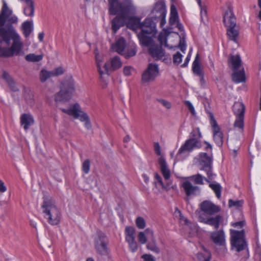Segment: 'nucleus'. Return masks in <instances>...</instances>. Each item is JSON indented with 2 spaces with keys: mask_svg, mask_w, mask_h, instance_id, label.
Returning a JSON list of instances; mask_svg holds the SVG:
<instances>
[{
  "mask_svg": "<svg viewBox=\"0 0 261 261\" xmlns=\"http://www.w3.org/2000/svg\"><path fill=\"white\" fill-rule=\"evenodd\" d=\"M110 15L118 14L112 21V28L114 33L126 24L127 17L135 12L136 9L132 0H124L120 3L118 0H108Z\"/></svg>",
  "mask_w": 261,
  "mask_h": 261,
  "instance_id": "1",
  "label": "nucleus"
},
{
  "mask_svg": "<svg viewBox=\"0 0 261 261\" xmlns=\"http://www.w3.org/2000/svg\"><path fill=\"white\" fill-rule=\"evenodd\" d=\"M200 208L202 213H199L198 221L212 226L217 229L220 226L222 220V216L217 215L215 217L208 216L214 215L220 211V206L214 204L210 201L205 200L200 204Z\"/></svg>",
  "mask_w": 261,
  "mask_h": 261,
  "instance_id": "2",
  "label": "nucleus"
},
{
  "mask_svg": "<svg viewBox=\"0 0 261 261\" xmlns=\"http://www.w3.org/2000/svg\"><path fill=\"white\" fill-rule=\"evenodd\" d=\"M126 24L128 28L134 30H141V32L138 34V37L140 41L141 36L147 37L148 35L154 36L156 32L155 24L150 18H146L142 22L140 19L135 16L127 17Z\"/></svg>",
  "mask_w": 261,
  "mask_h": 261,
  "instance_id": "3",
  "label": "nucleus"
},
{
  "mask_svg": "<svg viewBox=\"0 0 261 261\" xmlns=\"http://www.w3.org/2000/svg\"><path fill=\"white\" fill-rule=\"evenodd\" d=\"M0 36L8 45H10L11 40H13V43L9 47L12 56L20 54L22 49L23 43L19 35L15 31L11 24L8 25L7 28L0 27Z\"/></svg>",
  "mask_w": 261,
  "mask_h": 261,
  "instance_id": "4",
  "label": "nucleus"
},
{
  "mask_svg": "<svg viewBox=\"0 0 261 261\" xmlns=\"http://www.w3.org/2000/svg\"><path fill=\"white\" fill-rule=\"evenodd\" d=\"M201 138L202 134L199 128L197 127L193 129L189 135V138L179 149L176 156V160H181L180 156L183 153L190 152L196 149L200 148L202 146L200 141Z\"/></svg>",
  "mask_w": 261,
  "mask_h": 261,
  "instance_id": "5",
  "label": "nucleus"
},
{
  "mask_svg": "<svg viewBox=\"0 0 261 261\" xmlns=\"http://www.w3.org/2000/svg\"><path fill=\"white\" fill-rule=\"evenodd\" d=\"M41 207L43 209V216L49 224L56 225L60 223L61 213L53 200L44 199Z\"/></svg>",
  "mask_w": 261,
  "mask_h": 261,
  "instance_id": "6",
  "label": "nucleus"
},
{
  "mask_svg": "<svg viewBox=\"0 0 261 261\" xmlns=\"http://www.w3.org/2000/svg\"><path fill=\"white\" fill-rule=\"evenodd\" d=\"M75 91L74 82L71 76L65 79L62 83L60 91L55 96L56 101H67Z\"/></svg>",
  "mask_w": 261,
  "mask_h": 261,
  "instance_id": "7",
  "label": "nucleus"
},
{
  "mask_svg": "<svg viewBox=\"0 0 261 261\" xmlns=\"http://www.w3.org/2000/svg\"><path fill=\"white\" fill-rule=\"evenodd\" d=\"M152 36V35H148L147 37L141 36L140 43L148 48V52L154 59L161 60L165 56V50L161 46L154 43Z\"/></svg>",
  "mask_w": 261,
  "mask_h": 261,
  "instance_id": "8",
  "label": "nucleus"
},
{
  "mask_svg": "<svg viewBox=\"0 0 261 261\" xmlns=\"http://www.w3.org/2000/svg\"><path fill=\"white\" fill-rule=\"evenodd\" d=\"M230 237L232 248L235 249L237 252H240L245 248L247 244L244 238V230L241 231L230 230Z\"/></svg>",
  "mask_w": 261,
  "mask_h": 261,
  "instance_id": "9",
  "label": "nucleus"
},
{
  "mask_svg": "<svg viewBox=\"0 0 261 261\" xmlns=\"http://www.w3.org/2000/svg\"><path fill=\"white\" fill-rule=\"evenodd\" d=\"M198 162L201 166L200 170L204 171L210 178L214 179L216 175L212 172V156L208 155L206 153L201 152L198 155Z\"/></svg>",
  "mask_w": 261,
  "mask_h": 261,
  "instance_id": "10",
  "label": "nucleus"
},
{
  "mask_svg": "<svg viewBox=\"0 0 261 261\" xmlns=\"http://www.w3.org/2000/svg\"><path fill=\"white\" fill-rule=\"evenodd\" d=\"M96 60L98 71L101 76L105 73H108L109 71L116 70L120 68L122 65L120 57L116 56L112 58L110 61L105 64L103 66L105 71H103L101 69V61L99 60L97 57L96 58Z\"/></svg>",
  "mask_w": 261,
  "mask_h": 261,
  "instance_id": "11",
  "label": "nucleus"
},
{
  "mask_svg": "<svg viewBox=\"0 0 261 261\" xmlns=\"http://www.w3.org/2000/svg\"><path fill=\"white\" fill-rule=\"evenodd\" d=\"M159 75V67L157 64L149 63L141 75L143 83H149L153 82Z\"/></svg>",
  "mask_w": 261,
  "mask_h": 261,
  "instance_id": "12",
  "label": "nucleus"
},
{
  "mask_svg": "<svg viewBox=\"0 0 261 261\" xmlns=\"http://www.w3.org/2000/svg\"><path fill=\"white\" fill-rule=\"evenodd\" d=\"M96 251L102 255H107L108 253V244L109 240L105 234L101 231H97L94 239Z\"/></svg>",
  "mask_w": 261,
  "mask_h": 261,
  "instance_id": "13",
  "label": "nucleus"
},
{
  "mask_svg": "<svg viewBox=\"0 0 261 261\" xmlns=\"http://www.w3.org/2000/svg\"><path fill=\"white\" fill-rule=\"evenodd\" d=\"M12 11L10 10L7 5L4 2L3 4L2 12L0 14V27L3 28L5 22L7 21L11 23H14L17 22V17L16 16L12 15ZM9 25H7L5 28H7Z\"/></svg>",
  "mask_w": 261,
  "mask_h": 261,
  "instance_id": "14",
  "label": "nucleus"
},
{
  "mask_svg": "<svg viewBox=\"0 0 261 261\" xmlns=\"http://www.w3.org/2000/svg\"><path fill=\"white\" fill-rule=\"evenodd\" d=\"M211 125L213 129L214 141L218 146L222 147L223 144V134L213 116L211 118Z\"/></svg>",
  "mask_w": 261,
  "mask_h": 261,
  "instance_id": "15",
  "label": "nucleus"
},
{
  "mask_svg": "<svg viewBox=\"0 0 261 261\" xmlns=\"http://www.w3.org/2000/svg\"><path fill=\"white\" fill-rule=\"evenodd\" d=\"M153 12L155 13V17L160 18V25L163 27L166 23V15L167 10L165 3L160 1L157 2L153 9Z\"/></svg>",
  "mask_w": 261,
  "mask_h": 261,
  "instance_id": "16",
  "label": "nucleus"
},
{
  "mask_svg": "<svg viewBox=\"0 0 261 261\" xmlns=\"http://www.w3.org/2000/svg\"><path fill=\"white\" fill-rule=\"evenodd\" d=\"M223 21L226 28L236 27L237 19L233 13L231 7L229 6L227 10L223 14Z\"/></svg>",
  "mask_w": 261,
  "mask_h": 261,
  "instance_id": "17",
  "label": "nucleus"
},
{
  "mask_svg": "<svg viewBox=\"0 0 261 261\" xmlns=\"http://www.w3.org/2000/svg\"><path fill=\"white\" fill-rule=\"evenodd\" d=\"M181 187L187 196H195L200 193V188L197 186H194L188 181L186 180L182 182Z\"/></svg>",
  "mask_w": 261,
  "mask_h": 261,
  "instance_id": "18",
  "label": "nucleus"
},
{
  "mask_svg": "<svg viewBox=\"0 0 261 261\" xmlns=\"http://www.w3.org/2000/svg\"><path fill=\"white\" fill-rule=\"evenodd\" d=\"M211 239L215 244L222 247H225V233L223 230L211 232Z\"/></svg>",
  "mask_w": 261,
  "mask_h": 261,
  "instance_id": "19",
  "label": "nucleus"
},
{
  "mask_svg": "<svg viewBox=\"0 0 261 261\" xmlns=\"http://www.w3.org/2000/svg\"><path fill=\"white\" fill-rule=\"evenodd\" d=\"M20 122L24 129L27 131L30 126L34 124L35 121L33 116L30 113L22 114L20 118Z\"/></svg>",
  "mask_w": 261,
  "mask_h": 261,
  "instance_id": "20",
  "label": "nucleus"
},
{
  "mask_svg": "<svg viewBox=\"0 0 261 261\" xmlns=\"http://www.w3.org/2000/svg\"><path fill=\"white\" fill-rule=\"evenodd\" d=\"M125 41L123 38L119 39L114 44L111 46V50L113 51L123 55L125 51Z\"/></svg>",
  "mask_w": 261,
  "mask_h": 261,
  "instance_id": "21",
  "label": "nucleus"
},
{
  "mask_svg": "<svg viewBox=\"0 0 261 261\" xmlns=\"http://www.w3.org/2000/svg\"><path fill=\"white\" fill-rule=\"evenodd\" d=\"M242 60L240 55H231L228 60L229 67L233 70H238L241 67Z\"/></svg>",
  "mask_w": 261,
  "mask_h": 261,
  "instance_id": "22",
  "label": "nucleus"
},
{
  "mask_svg": "<svg viewBox=\"0 0 261 261\" xmlns=\"http://www.w3.org/2000/svg\"><path fill=\"white\" fill-rule=\"evenodd\" d=\"M2 77L7 82L10 89L12 91L17 92L19 91V88L17 86L13 79L7 71H3Z\"/></svg>",
  "mask_w": 261,
  "mask_h": 261,
  "instance_id": "23",
  "label": "nucleus"
},
{
  "mask_svg": "<svg viewBox=\"0 0 261 261\" xmlns=\"http://www.w3.org/2000/svg\"><path fill=\"white\" fill-rule=\"evenodd\" d=\"M232 74V81L236 83H240L245 81V73L243 68L240 70H233Z\"/></svg>",
  "mask_w": 261,
  "mask_h": 261,
  "instance_id": "24",
  "label": "nucleus"
},
{
  "mask_svg": "<svg viewBox=\"0 0 261 261\" xmlns=\"http://www.w3.org/2000/svg\"><path fill=\"white\" fill-rule=\"evenodd\" d=\"M159 163L160 166L161 171L165 179H169L171 176V173L167 167L165 160L163 158H160Z\"/></svg>",
  "mask_w": 261,
  "mask_h": 261,
  "instance_id": "25",
  "label": "nucleus"
},
{
  "mask_svg": "<svg viewBox=\"0 0 261 261\" xmlns=\"http://www.w3.org/2000/svg\"><path fill=\"white\" fill-rule=\"evenodd\" d=\"M61 110L63 112L69 115L73 116L75 118H79V114L82 113L80 110V105L77 103L74 104L72 107L68 109H62Z\"/></svg>",
  "mask_w": 261,
  "mask_h": 261,
  "instance_id": "26",
  "label": "nucleus"
},
{
  "mask_svg": "<svg viewBox=\"0 0 261 261\" xmlns=\"http://www.w3.org/2000/svg\"><path fill=\"white\" fill-rule=\"evenodd\" d=\"M188 178L192 180L194 182V184L201 185L204 184V180H205L207 183H210V181L214 179H211L208 177L206 178L199 173L193 175L189 177Z\"/></svg>",
  "mask_w": 261,
  "mask_h": 261,
  "instance_id": "27",
  "label": "nucleus"
},
{
  "mask_svg": "<svg viewBox=\"0 0 261 261\" xmlns=\"http://www.w3.org/2000/svg\"><path fill=\"white\" fill-rule=\"evenodd\" d=\"M192 71L194 74L197 76L204 73L200 66L199 55L198 54L196 55L195 60L192 64Z\"/></svg>",
  "mask_w": 261,
  "mask_h": 261,
  "instance_id": "28",
  "label": "nucleus"
},
{
  "mask_svg": "<svg viewBox=\"0 0 261 261\" xmlns=\"http://www.w3.org/2000/svg\"><path fill=\"white\" fill-rule=\"evenodd\" d=\"M239 30L237 26L227 28V36L231 40L235 42H237V38L239 36Z\"/></svg>",
  "mask_w": 261,
  "mask_h": 261,
  "instance_id": "29",
  "label": "nucleus"
},
{
  "mask_svg": "<svg viewBox=\"0 0 261 261\" xmlns=\"http://www.w3.org/2000/svg\"><path fill=\"white\" fill-rule=\"evenodd\" d=\"M233 111L237 117L244 116L245 106L241 102H236L232 107Z\"/></svg>",
  "mask_w": 261,
  "mask_h": 261,
  "instance_id": "30",
  "label": "nucleus"
},
{
  "mask_svg": "<svg viewBox=\"0 0 261 261\" xmlns=\"http://www.w3.org/2000/svg\"><path fill=\"white\" fill-rule=\"evenodd\" d=\"M26 6L24 7L23 13L25 15L28 16H33L34 15L35 6L33 1L30 2L25 3Z\"/></svg>",
  "mask_w": 261,
  "mask_h": 261,
  "instance_id": "31",
  "label": "nucleus"
},
{
  "mask_svg": "<svg viewBox=\"0 0 261 261\" xmlns=\"http://www.w3.org/2000/svg\"><path fill=\"white\" fill-rule=\"evenodd\" d=\"M22 28L24 35L25 37H28L32 31V23L29 21H26L22 23Z\"/></svg>",
  "mask_w": 261,
  "mask_h": 261,
  "instance_id": "32",
  "label": "nucleus"
},
{
  "mask_svg": "<svg viewBox=\"0 0 261 261\" xmlns=\"http://www.w3.org/2000/svg\"><path fill=\"white\" fill-rule=\"evenodd\" d=\"M178 20V13L176 8L174 6L171 7L169 22L171 24H174Z\"/></svg>",
  "mask_w": 261,
  "mask_h": 261,
  "instance_id": "33",
  "label": "nucleus"
},
{
  "mask_svg": "<svg viewBox=\"0 0 261 261\" xmlns=\"http://www.w3.org/2000/svg\"><path fill=\"white\" fill-rule=\"evenodd\" d=\"M209 184V187L215 193L216 197L218 199H220L221 196L222 187L218 183H211Z\"/></svg>",
  "mask_w": 261,
  "mask_h": 261,
  "instance_id": "34",
  "label": "nucleus"
},
{
  "mask_svg": "<svg viewBox=\"0 0 261 261\" xmlns=\"http://www.w3.org/2000/svg\"><path fill=\"white\" fill-rule=\"evenodd\" d=\"M147 248L156 254H159L160 252V250L156 244L154 237H153L148 243Z\"/></svg>",
  "mask_w": 261,
  "mask_h": 261,
  "instance_id": "35",
  "label": "nucleus"
},
{
  "mask_svg": "<svg viewBox=\"0 0 261 261\" xmlns=\"http://www.w3.org/2000/svg\"><path fill=\"white\" fill-rule=\"evenodd\" d=\"M40 81L42 83L46 81L48 79L53 77L51 71H47L45 69H42L39 74Z\"/></svg>",
  "mask_w": 261,
  "mask_h": 261,
  "instance_id": "36",
  "label": "nucleus"
},
{
  "mask_svg": "<svg viewBox=\"0 0 261 261\" xmlns=\"http://www.w3.org/2000/svg\"><path fill=\"white\" fill-rule=\"evenodd\" d=\"M25 59L27 61L29 62H37L42 60L43 55H36L34 54H30L25 56Z\"/></svg>",
  "mask_w": 261,
  "mask_h": 261,
  "instance_id": "37",
  "label": "nucleus"
},
{
  "mask_svg": "<svg viewBox=\"0 0 261 261\" xmlns=\"http://www.w3.org/2000/svg\"><path fill=\"white\" fill-rule=\"evenodd\" d=\"M135 229L131 226H127L125 228V241L135 239Z\"/></svg>",
  "mask_w": 261,
  "mask_h": 261,
  "instance_id": "38",
  "label": "nucleus"
},
{
  "mask_svg": "<svg viewBox=\"0 0 261 261\" xmlns=\"http://www.w3.org/2000/svg\"><path fill=\"white\" fill-rule=\"evenodd\" d=\"M137 50L135 46H130L126 50H125L123 56L125 58L128 59L134 56L136 54Z\"/></svg>",
  "mask_w": 261,
  "mask_h": 261,
  "instance_id": "39",
  "label": "nucleus"
},
{
  "mask_svg": "<svg viewBox=\"0 0 261 261\" xmlns=\"http://www.w3.org/2000/svg\"><path fill=\"white\" fill-rule=\"evenodd\" d=\"M199 5V6L200 8V15H201V20L203 23L205 22V21L207 20V12L206 10V8L204 6H202L201 5V2H200V3H199L198 0H196Z\"/></svg>",
  "mask_w": 261,
  "mask_h": 261,
  "instance_id": "40",
  "label": "nucleus"
},
{
  "mask_svg": "<svg viewBox=\"0 0 261 261\" xmlns=\"http://www.w3.org/2000/svg\"><path fill=\"white\" fill-rule=\"evenodd\" d=\"M244 125V116L237 117L234 123V127L243 130Z\"/></svg>",
  "mask_w": 261,
  "mask_h": 261,
  "instance_id": "41",
  "label": "nucleus"
},
{
  "mask_svg": "<svg viewBox=\"0 0 261 261\" xmlns=\"http://www.w3.org/2000/svg\"><path fill=\"white\" fill-rule=\"evenodd\" d=\"M126 241L128 243L129 248H130L131 251L132 252H136L138 249V244L135 241V239L128 240Z\"/></svg>",
  "mask_w": 261,
  "mask_h": 261,
  "instance_id": "42",
  "label": "nucleus"
},
{
  "mask_svg": "<svg viewBox=\"0 0 261 261\" xmlns=\"http://www.w3.org/2000/svg\"><path fill=\"white\" fill-rule=\"evenodd\" d=\"M12 56L11 50L9 47H0V57H10Z\"/></svg>",
  "mask_w": 261,
  "mask_h": 261,
  "instance_id": "43",
  "label": "nucleus"
},
{
  "mask_svg": "<svg viewBox=\"0 0 261 261\" xmlns=\"http://www.w3.org/2000/svg\"><path fill=\"white\" fill-rule=\"evenodd\" d=\"M90 161L87 159L82 164V170L85 174H88L90 171Z\"/></svg>",
  "mask_w": 261,
  "mask_h": 261,
  "instance_id": "44",
  "label": "nucleus"
},
{
  "mask_svg": "<svg viewBox=\"0 0 261 261\" xmlns=\"http://www.w3.org/2000/svg\"><path fill=\"white\" fill-rule=\"evenodd\" d=\"M243 200H236L234 201L232 199H229L228 201V205L229 207L236 206L237 207H241L243 204Z\"/></svg>",
  "mask_w": 261,
  "mask_h": 261,
  "instance_id": "45",
  "label": "nucleus"
},
{
  "mask_svg": "<svg viewBox=\"0 0 261 261\" xmlns=\"http://www.w3.org/2000/svg\"><path fill=\"white\" fill-rule=\"evenodd\" d=\"M53 77L62 75L64 72V70L62 67H58L51 71Z\"/></svg>",
  "mask_w": 261,
  "mask_h": 261,
  "instance_id": "46",
  "label": "nucleus"
},
{
  "mask_svg": "<svg viewBox=\"0 0 261 261\" xmlns=\"http://www.w3.org/2000/svg\"><path fill=\"white\" fill-rule=\"evenodd\" d=\"M158 40L160 43V46L164 45L166 47L168 46L167 43V37L165 34H160L158 36Z\"/></svg>",
  "mask_w": 261,
  "mask_h": 261,
  "instance_id": "47",
  "label": "nucleus"
},
{
  "mask_svg": "<svg viewBox=\"0 0 261 261\" xmlns=\"http://www.w3.org/2000/svg\"><path fill=\"white\" fill-rule=\"evenodd\" d=\"M182 55L179 53L177 52L173 55V59L174 64H179L182 61Z\"/></svg>",
  "mask_w": 261,
  "mask_h": 261,
  "instance_id": "48",
  "label": "nucleus"
},
{
  "mask_svg": "<svg viewBox=\"0 0 261 261\" xmlns=\"http://www.w3.org/2000/svg\"><path fill=\"white\" fill-rule=\"evenodd\" d=\"M137 227L140 229H143L145 227V222L142 217H138L136 221Z\"/></svg>",
  "mask_w": 261,
  "mask_h": 261,
  "instance_id": "49",
  "label": "nucleus"
},
{
  "mask_svg": "<svg viewBox=\"0 0 261 261\" xmlns=\"http://www.w3.org/2000/svg\"><path fill=\"white\" fill-rule=\"evenodd\" d=\"M156 100L167 109H169L171 108V103L165 99L159 98L157 99Z\"/></svg>",
  "mask_w": 261,
  "mask_h": 261,
  "instance_id": "50",
  "label": "nucleus"
},
{
  "mask_svg": "<svg viewBox=\"0 0 261 261\" xmlns=\"http://www.w3.org/2000/svg\"><path fill=\"white\" fill-rule=\"evenodd\" d=\"M138 240L141 244H144L147 242V238L144 232H140L138 234Z\"/></svg>",
  "mask_w": 261,
  "mask_h": 261,
  "instance_id": "51",
  "label": "nucleus"
},
{
  "mask_svg": "<svg viewBox=\"0 0 261 261\" xmlns=\"http://www.w3.org/2000/svg\"><path fill=\"white\" fill-rule=\"evenodd\" d=\"M134 69L130 66H126L123 68V73L126 76H129L132 73V71Z\"/></svg>",
  "mask_w": 261,
  "mask_h": 261,
  "instance_id": "52",
  "label": "nucleus"
},
{
  "mask_svg": "<svg viewBox=\"0 0 261 261\" xmlns=\"http://www.w3.org/2000/svg\"><path fill=\"white\" fill-rule=\"evenodd\" d=\"M185 104L187 106V107H188V108L189 110V111H190V112L193 115H195V111L193 105L192 104V103L191 102H190L189 101H185Z\"/></svg>",
  "mask_w": 261,
  "mask_h": 261,
  "instance_id": "53",
  "label": "nucleus"
},
{
  "mask_svg": "<svg viewBox=\"0 0 261 261\" xmlns=\"http://www.w3.org/2000/svg\"><path fill=\"white\" fill-rule=\"evenodd\" d=\"M141 257L143 259L144 261H155L153 257L150 254H143Z\"/></svg>",
  "mask_w": 261,
  "mask_h": 261,
  "instance_id": "54",
  "label": "nucleus"
},
{
  "mask_svg": "<svg viewBox=\"0 0 261 261\" xmlns=\"http://www.w3.org/2000/svg\"><path fill=\"white\" fill-rule=\"evenodd\" d=\"M155 178L158 181V182L160 184V185L162 187L163 189H166L165 186L163 184V182L162 180L161 177L158 173L155 174Z\"/></svg>",
  "mask_w": 261,
  "mask_h": 261,
  "instance_id": "55",
  "label": "nucleus"
},
{
  "mask_svg": "<svg viewBox=\"0 0 261 261\" xmlns=\"http://www.w3.org/2000/svg\"><path fill=\"white\" fill-rule=\"evenodd\" d=\"M210 254L208 253L207 255H205L203 253H198L197 254V257L199 261H203L207 256L208 255Z\"/></svg>",
  "mask_w": 261,
  "mask_h": 261,
  "instance_id": "56",
  "label": "nucleus"
},
{
  "mask_svg": "<svg viewBox=\"0 0 261 261\" xmlns=\"http://www.w3.org/2000/svg\"><path fill=\"white\" fill-rule=\"evenodd\" d=\"M191 56V51H189L188 55H187V56L185 59L184 63L181 65V67H186L188 66V63L190 60Z\"/></svg>",
  "mask_w": 261,
  "mask_h": 261,
  "instance_id": "57",
  "label": "nucleus"
},
{
  "mask_svg": "<svg viewBox=\"0 0 261 261\" xmlns=\"http://www.w3.org/2000/svg\"><path fill=\"white\" fill-rule=\"evenodd\" d=\"M80 120L82 122H85L89 120L88 116L86 113L79 114Z\"/></svg>",
  "mask_w": 261,
  "mask_h": 261,
  "instance_id": "58",
  "label": "nucleus"
},
{
  "mask_svg": "<svg viewBox=\"0 0 261 261\" xmlns=\"http://www.w3.org/2000/svg\"><path fill=\"white\" fill-rule=\"evenodd\" d=\"M154 149L155 153L158 155L161 154V150H160V146L159 143L156 142L154 144Z\"/></svg>",
  "mask_w": 261,
  "mask_h": 261,
  "instance_id": "59",
  "label": "nucleus"
},
{
  "mask_svg": "<svg viewBox=\"0 0 261 261\" xmlns=\"http://www.w3.org/2000/svg\"><path fill=\"white\" fill-rule=\"evenodd\" d=\"M144 233L146 234L148 237H151V239L154 237L153 231L149 228L146 229L145 230Z\"/></svg>",
  "mask_w": 261,
  "mask_h": 261,
  "instance_id": "60",
  "label": "nucleus"
},
{
  "mask_svg": "<svg viewBox=\"0 0 261 261\" xmlns=\"http://www.w3.org/2000/svg\"><path fill=\"white\" fill-rule=\"evenodd\" d=\"M179 48L182 52L185 53L186 50V45L185 41H182L181 40H180Z\"/></svg>",
  "mask_w": 261,
  "mask_h": 261,
  "instance_id": "61",
  "label": "nucleus"
},
{
  "mask_svg": "<svg viewBox=\"0 0 261 261\" xmlns=\"http://www.w3.org/2000/svg\"><path fill=\"white\" fill-rule=\"evenodd\" d=\"M244 221H240L232 223V226H233L234 227H238L240 228H242L244 226Z\"/></svg>",
  "mask_w": 261,
  "mask_h": 261,
  "instance_id": "62",
  "label": "nucleus"
},
{
  "mask_svg": "<svg viewBox=\"0 0 261 261\" xmlns=\"http://www.w3.org/2000/svg\"><path fill=\"white\" fill-rule=\"evenodd\" d=\"M6 190L7 188L5 186L4 182L0 179V192H4Z\"/></svg>",
  "mask_w": 261,
  "mask_h": 261,
  "instance_id": "63",
  "label": "nucleus"
},
{
  "mask_svg": "<svg viewBox=\"0 0 261 261\" xmlns=\"http://www.w3.org/2000/svg\"><path fill=\"white\" fill-rule=\"evenodd\" d=\"M180 219L184 221L185 224L189 226V227H191L192 223L187 218H184V217H181Z\"/></svg>",
  "mask_w": 261,
  "mask_h": 261,
  "instance_id": "64",
  "label": "nucleus"
}]
</instances>
